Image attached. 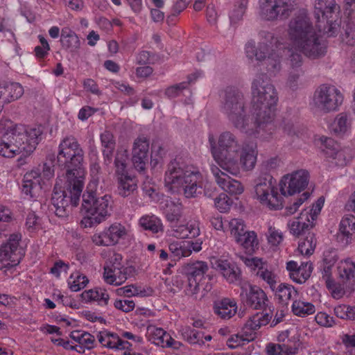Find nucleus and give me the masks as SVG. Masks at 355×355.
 Masks as SVG:
<instances>
[{"mask_svg":"<svg viewBox=\"0 0 355 355\" xmlns=\"http://www.w3.org/2000/svg\"><path fill=\"white\" fill-rule=\"evenodd\" d=\"M288 35L291 45V49L288 50L291 52L288 58L291 70L302 69L301 53L311 59H318L327 53L326 43L320 39L304 12H300L290 20Z\"/></svg>","mask_w":355,"mask_h":355,"instance_id":"f257e3e1","label":"nucleus"},{"mask_svg":"<svg viewBox=\"0 0 355 355\" xmlns=\"http://www.w3.org/2000/svg\"><path fill=\"white\" fill-rule=\"evenodd\" d=\"M251 94L254 125L258 132L261 130L268 132V137L264 138L268 139L275 130L272 122L278 101L277 91L267 76L261 74L252 81Z\"/></svg>","mask_w":355,"mask_h":355,"instance_id":"f03ea898","label":"nucleus"},{"mask_svg":"<svg viewBox=\"0 0 355 355\" xmlns=\"http://www.w3.org/2000/svg\"><path fill=\"white\" fill-rule=\"evenodd\" d=\"M308 184V179H257L253 198L270 210H279L284 206L283 196L300 193Z\"/></svg>","mask_w":355,"mask_h":355,"instance_id":"7ed1b4c3","label":"nucleus"},{"mask_svg":"<svg viewBox=\"0 0 355 355\" xmlns=\"http://www.w3.org/2000/svg\"><path fill=\"white\" fill-rule=\"evenodd\" d=\"M0 128H6L0 142V155L8 158L19 154L30 155L42 134L39 127L27 128L21 124H14L10 120L1 121Z\"/></svg>","mask_w":355,"mask_h":355,"instance_id":"20e7f679","label":"nucleus"},{"mask_svg":"<svg viewBox=\"0 0 355 355\" xmlns=\"http://www.w3.org/2000/svg\"><path fill=\"white\" fill-rule=\"evenodd\" d=\"M208 141L214 160L224 171L212 167L215 178H220L219 172L223 175H227V173L237 175L240 171L237 155L241 146L237 136L230 131H224L219 135L217 143L212 134L209 135Z\"/></svg>","mask_w":355,"mask_h":355,"instance_id":"39448f33","label":"nucleus"},{"mask_svg":"<svg viewBox=\"0 0 355 355\" xmlns=\"http://www.w3.org/2000/svg\"><path fill=\"white\" fill-rule=\"evenodd\" d=\"M84 184L81 179H58L51 198L57 216L64 217L69 207L78 205Z\"/></svg>","mask_w":355,"mask_h":355,"instance_id":"423d86ee","label":"nucleus"},{"mask_svg":"<svg viewBox=\"0 0 355 355\" xmlns=\"http://www.w3.org/2000/svg\"><path fill=\"white\" fill-rule=\"evenodd\" d=\"M220 110L236 128L245 132L250 130L247 123L245 97L239 89L228 87L223 91Z\"/></svg>","mask_w":355,"mask_h":355,"instance_id":"0eeeda50","label":"nucleus"},{"mask_svg":"<svg viewBox=\"0 0 355 355\" xmlns=\"http://www.w3.org/2000/svg\"><path fill=\"white\" fill-rule=\"evenodd\" d=\"M261 36L264 41L259 42L257 47L254 40L248 41L245 47L246 56L250 60H264L268 58V71H277L280 69V53L279 46L282 45L273 33L262 32Z\"/></svg>","mask_w":355,"mask_h":355,"instance_id":"6e6552de","label":"nucleus"},{"mask_svg":"<svg viewBox=\"0 0 355 355\" xmlns=\"http://www.w3.org/2000/svg\"><path fill=\"white\" fill-rule=\"evenodd\" d=\"M314 8L318 31L327 37L336 36L340 31V7L336 0H315Z\"/></svg>","mask_w":355,"mask_h":355,"instance_id":"1a4fd4ad","label":"nucleus"},{"mask_svg":"<svg viewBox=\"0 0 355 355\" xmlns=\"http://www.w3.org/2000/svg\"><path fill=\"white\" fill-rule=\"evenodd\" d=\"M183 207L180 203H171L168 205L166 217L171 223L169 235L179 239H195L200 234V221L190 220L186 224L178 223L182 216Z\"/></svg>","mask_w":355,"mask_h":355,"instance_id":"9d476101","label":"nucleus"},{"mask_svg":"<svg viewBox=\"0 0 355 355\" xmlns=\"http://www.w3.org/2000/svg\"><path fill=\"white\" fill-rule=\"evenodd\" d=\"M110 202L111 196L109 195H105L98 198H84L82 207L85 211L86 216L80 220L81 226L85 228L92 227L104 221L110 215Z\"/></svg>","mask_w":355,"mask_h":355,"instance_id":"9b49d317","label":"nucleus"},{"mask_svg":"<svg viewBox=\"0 0 355 355\" xmlns=\"http://www.w3.org/2000/svg\"><path fill=\"white\" fill-rule=\"evenodd\" d=\"M96 338L99 343L105 347L115 351L131 349L133 345L143 343V338L130 331H122L120 335L107 330L97 333Z\"/></svg>","mask_w":355,"mask_h":355,"instance_id":"f8f14e48","label":"nucleus"},{"mask_svg":"<svg viewBox=\"0 0 355 355\" xmlns=\"http://www.w3.org/2000/svg\"><path fill=\"white\" fill-rule=\"evenodd\" d=\"M343 102V96L335 86L322 85L314 92L313 106L315 110L329 113L336 111Z\"/></svg>","mask_w":355,"mask_h":355,"instance_id":"ddd939ff","label":"nucleus"},{"mask_svg":"<svg viewBox=\"0 0 355 355\" xmlns=\"http://www.w3.org/2000/svg\"><path fill=\"white\" fill-rule=\"evenodd\" d=\"M295 0H260L259 14L266 21L288 19L295 10Z\"/></svg>","mask_w":355,"mask_h":355,"instance_id":"4468645a","label":"nucleus"},{"mask_svg":"<svg viewBox=\"0 0 355 355\" xmlns=\"http://www.w3.org/2000/svg\"><path fill=\"white\" fill-rule=\"evenodd\" d=\"M324 204V198L320 197L311 207L304 209L300 216L288 223V229L293 235L299 236L314 226L318 216Z\"/></svg>","mask_w":355,"mask_h":355,"instance_id":"2eb2a0df","label":"nucleus"},{"mask_svg":"<svg viewBox=\"0 0 355 355\" xmlns=\"http://www.w3.org/2000/svg\"><path fill=\"white\" fill-rule=\"evenodd\" d=\"M164 180L166 189L171 193L180 192V185L184 184L183 191L187 198L195 197L198 194H201L202 191L205 196H211L212 190L215 189V187H212L208 179H201L198 183L196 181L193 182L192 180L189 182L185 179H169L171 181Z\"/></svg>","mask_w":355,"mask_h":355,"instance_id":"dca6fc26","label":"nucleus"},{"mask_svg":"<svg viewBox=\"0 0 355 355\" xmlns=\"http://www.w3.org/2000/svg\"><path fill=\"white\" fill-rule=\"evenodd\" d=\"M128 229L121 223L115 222L102 231L92 236V243L97 246H114L128 236Z\"/></svg>","mask_w":355,"mask_h":355,"instance_id":"f3484780","label":"nucleus"},{"mask_svg":"<svg viewBox=\"0 0 355 355\" xmlns=\"http://www.w3.org/2000/svg\"><path fill=\"white\" fill-rule=\"evenodd\" d=\"M241 259L252 275L266 283L272 291L275 289L278 276L266 261L257 257H242Z\"/></svg>","mask_w":355,"mask_h":355,"instance_id":"a211bd4d","label":"nucleus"},{"mask_svg":"<svg viewBox=\"0 0 355 355\" xmlns=\"http://www.w3.org/2000/svg\"><path fill=\"white\" fill-rule=\"evenodd\" d=\"M243 304L254 310L270 311V302L266 292L257 285H248V287L242 286L240 293Z\"/></svg>","mask_w":355,"mask_h":355,"instance_id":"6ab92c4d","label":"nucleus"},{"mask_svg":"<svg viewBox=\"0 0 355 355\" xmlns=\"http://www.w3.org/2000/svg\"><path fill=\"white\" fill-rule=\"evenodd\" d=\"M324 143L325 149L323 151L328 157L335 160L336 165H346L354 156L353 149L349 147L340 148L338 144L331 138H326Z\"/></svg>","mask_w":355,"mask_h":355,"instance_id":"aec40b11","label":"nucleus"},{"mask_svg":"<svg viewBox=\"0 0 355 355\" xmlns=\"http://www.w3.org/2000/svg\"><path fill=\"white\" fill-rule=\"evenodd\" d=\"M84 156L83 149L80 148L76 138L72 136L67 137L62 140L59 145L57 156L58 164L67 159H78Z\"/></svg>","mask_w":355,"mask_h":355,"instance_id":"412c9836","label":"nucleus"},{"mask_svg":"<svg viewBox=\"0 0 355 355\" xmlns=\"http://www.w3.org/2000/svg\"><path fill=\"white\" fill-rule=\"evenodd\" d=\"M84 156L78 159H67L58 164L57 178H85L86 172L83 165Z\"/></svg>","mask_w":355,"mask_h":355,"instance_id":"4be33fe9","label":"nucleus"},{"mask_svg":"<svg viewBox=\"0 0 355 355\" xmlns=\"http://www.w3.org/2000/svg\"><path fill=\"white\" fill-rule=\"evenodd\" d=\"M148 139L144 136L137 138L132 148V162L138 171H144L148 162Z\"/></svg>","mask_w":355,"mask_h":355,"instance_id":"5701e85b","label":"nucleus"},{"mask_svg":"<svg viewBox=\"0 0 355 355\" xmlns=\"http://www.w3.org/2000/svg\"><path fill=\"white\" fill-rule=\"evenodd\" d=\"M207 270L208 266L204 261H196L189 266L188 285L192 294H196L199 291L201 282L204 279Z\"/></svg>","mask_w":355,"mask_h":355,"instance_id":"b1692460","label":"nucleus"},{"mask_svg":"<svg viewBox=\"0 0 355 355\" xmlns=\"http://www.w3.org/2000/svg\"><path fill=\"white\" fill-rule=\"evenodd\" d=\"M146 336L148 340L157 346L178 349L180 345V342L175 340L168 333L162 328L149 327Z\"/></svg>","mask_w":355,"mask_h":355,"instance_id":"393cba45","label":"nucleus"},{"mask_svg":"<svg viewBox=\"0 0 355 355\" xmlns=\"http://www.w3.org/2000/svg\"><path fill=\"white\" fill-rule=\"evenodd\" d=\"M286 270L288 271L290 278L297 284L304 283L311 276L313 270V264L311 261L302 262L300 266L295 261L286 263Z\"/></svg>","mask_w":355,"mask_h":355,"instance_id":"a878e982","label":"nucleus"},{"mask_svg":"<svg viewBox=\"0 0 355 355\" xmlns=\"http://www.w3.org/2000/svg\"><path fill=\"white\" fill-rule=\"evenodd\" d=\"M354 234H355V216L352 214H346L340 222L337 240L343 246H346L352 243Z\"/></svg>","mask_w":355,"mask_h":355,"instance_id":"bb28decb","label":"nucleus"},{"mask_svg":"<svg viewBox=\"0 0 355 355\" xmlns=\"http://www.w3.org/2000/svg\"><path fill=\"white\" fill-rule=\"evenodd\" d=\"M272 318V315L269 313L258 312L250 317L246 321L243 328V333L246 336H252L254 340L256 337V332L261 327L267 325Z\"/></svg>","mask_w":355,"mask_h":355,"instance_id":"cd10ccee","label":"nucleus"},{"mask_svg":"<svg viewBox=\"0 0 355 355\" xmlns=\"http://www.w3.org/2000/svg\"><path fill=\"white\" fill-rule=\"evenodd\" d=\"M132 268H113L104 266L103 279L110 285L118 286L123 284L130 275Z\"/></svg>","mask_w":355,"mask_h":355,"instance_id":"c85d7f7f","label":"nucleus"},{"mask_svg":"<svg viewBox=\"0 0 355 355\" xmlns=\"http://www.w3.org/2000/svg\"><path fill=\"white\" fill-rule=\"evenodd\" d=\"M24 94V88L18 83H3L0 84V105L3 107L11 102L17 101Z\"/></svg>","mask_w":355,"mask_h":355,"instance_id":"c756f323","label":"nucleus"},{"mask_svg":"<svg viewBox=\"0 0 355 355\" xmlns=\"http://www.w3.org/2000/svg\"><path fill=\"white\" fill-rule=\"evenodd\" d=\"M240 150L239 161L242 168L246 171H252L257 162L258 154L257 144L251 141L245 142L241 146Z\"/></svg>","mask_w":355,"mask_h":355,"instance_id":"7c9ffc66","label":"nucleus"},{"mask_svg":"<svg viewBox=\"0 0 355 355\" xmlns=\"http://www.w3.org/2000/svg\"><path fill=\"white\" fill-rule=\"evenodd\" d=\"M337 275L343 284H355V260L352 258L341 259L337 263Z\"/></svg>","mask_w":355,"mask_h":355,"instance_id":"2f4dec72","label":"nucleus"},{"mask_svg":"<svg viewBox=\"0 0 355 355\" xmlns=\"http://www.w3.org/2000/svg\"><path fill=\"white\" fill-rule=\"evenodd\" d=\"M70 337L76 344L74 350L79 353H84L85 349H91L94 347L95 337L87 331H73Z\"/></svg>","mask_w":355,"mask_h":355,"instance_id":"473e14b6","label":"nucleus"},{"mask_svg":"<svg viewBox=\"0 0 355 355\" xmlns=\"http://www.w3.org/2000/svg\"><path fill=\"white\" fill-rule=\"evenodd\" d=\"M81 297L83 301L86 303L96 302L101 306H107L110 300V295L107 291L99 287L83 291Z\"/></svg>","mask_w":355,"mask_h":355,"instance_id":"72a5a7b5","label":"nucleus"},{"mask_svg":"<svg viewBox=\"0 0 355 355\" xmlns=\"http://www.w3.org/2000/svg\"><path fill=\"white\" fill-rule=\"evenodd\" d=\"M214 311L220 318L227 320L236 314L237 304L233 299L223 298L214 302Z\"/></svg>","mask_w":355,"mask_h":355,"instance_id":"f704fd0d","label":"nucleus"},{"mask_svg":"<svg viewBox=\"0 0 355 355\" xmlns=\"http://www.w3.org/2000/svg\"><path fill=\"white\" fill-rule=\"evenodd\" d=\"M345 15L347 17L345 34L343 40L350 46L355 45V6L354 8H346Z\"/></svg>","mask_w":355,"mask_h":355,"instance_id":"c9c22d12","label":"nucleus"},{"mask_svg":"<svg viewBox=\"0 0 355 355\" xmlns=\"http://www.w3.org/2000/svg\"><path fill=\"white\" fill-rule=\"evenodd\" d=\"M55 160L54 155H49L46 158V161L41 164H39L36 167H34L32 170L27 172L26 176H30L31 178H49L55 175V166L53 164Z\"/></svg>","mask_w":355,"mask_h":355,"instance_id":"e433bc0d","label":"nucleus"},{"mask_svg":"<svg viewBox=\"0 0 355 355\" xmlns=\"http://www.w3.org/2000/svg\"><path fill=\"white\" fill-rule=\"evenodd\" d=\"M60 43L64 49L71 52H76L80 46L78 35L68 27H64L61 31Z\"/></svg>","mask_w":355,"mask_h":355,"instance_id":"4c0bfd02","label":"nucleus"},{"mask_svg":"<svg viewBox=\"0 0 355 355\" xmlns=\"http://www.w3.org/2000/svg\"><path fill=\"white\" fill-rule=\"evenodd\" d=\"M352 117L350 114L341 112L336 116L332 125V131L338 136H343L351 130Z\"/></svg>","mask_w":355,"mask_h":355,"instance_id":"58836bf2","label":"nucleus"},{"mask_svg":"<svg viewBox=\"0 0 355 355\" xmlns=\"http://www.w3.org/2000/svg\"><path fill=\"white\" fill-rule=\"evenodd\" d=\"M166 173H168L172 178H191L192 175H198L199 171L192 166L182 167L175 160L171 161L168 165Z\"/></svg>","mask_w":355,"mask_h":355,"instance_id":"ea45409f","label":"nucleus"},{"mask_svg":"<svg viewBox=\"0 0 355 355\" xmlns=\"http://www.w3.org/2000/svg\"><path fill=\"white\" fill-rule=\"evenodd\" d=\"M246 253L252 254L258 248L259 241L257 233L254 231H246L236 241Z\"/></svg>","mask_w":355,"mask_h":355,"instance_id":"a19ab883","label":"nucleus"},{"mask_svg":"<svg viewBox=\"0 0 355 355\" xmlns=\"http://www.w3.org/2000/svg\"><path fill=\"white\" fill-rule=\"evenodd\" d=\"M139 225L145 230H148L153 234L163 232L164 227L159 218L155 215H144L139 220Z\"/></svg>","mask_w":355,"mask_h":355,"instance_id":"79ce46f5","label":"nucleus"},{"mask_svg":"<svg viewBox=\"0 0 355 355\" xmlns=\"http://www.w3.org/2000/svg\"><path fill=\"white\" fill-rule=\"evenodd\" d=\"M41 180L42 179H24L21 187L22 193L29 198H37L42 190Z\"/></svg>","mask_w":355,"mask_h":355,"instance_id":"37998d69","label":"nucleus"},{"mask_svg":"<svg viewBox=\"0 0 355 355\" xmlns=\"http://www.w3.org/2000/svg\"><path fill=\"white\" fill-rule=\"evenodd\" d=\"M216 183L230 195H240L244 191L243 184L237 179H216Z\"/></svg>","mask_w":355,"mask_h":355,"instance_id":"c03bdc74","label":"nucleus"},{"mask_svg":"<svg viewBox=\"0 0 355 355\" xmlns=\"http://www.w3.org/2000/svg\"><path fill=\"white\" fill-rule=\"evenodd\" d=\"M101 141L104 147L103 154L105 158V163L108 164L112 161V153L115 148L114 136L110 131H105L101 135Z\"/></svg>","mask_w":355,"mask_h":355,"instance_id":"a18cd8bd","label":"nucleus"},{"mask_svg":"<svg viewBox=\"0 0 355 355\" xmlns=\"http://www.w3.org/2000/svg\"><path fill=\"white\" fill-rule=\"evenodd\" d=\"M117 293L119 295H123L128 297H148L152 295L153 290L151 288H146L132 284L119 288L117 290Z\"/></svg>","mask_w":355,"mask_h":355,"instance_id":"49530a36","label":"nucleus"},{"mask_svg":"<svg viewBox=\"0 0 355 355\" xmlns=\"http://www.w3.org/2000/svg\"><path fill=\"white\" fill-rule=\"evenodd\" d=\"M292 311L294 315L304 318L315 313V306L309 302L298 300H294L292 304Z\"/></svg>","mask_w":355,"mask_h":355,"instance_id":"de8ad7c7","label":"nucleus"},{"mask_svg":"<svg viewBox=\"0 0 355 355\" xmlns=\"http://www.w3.org/2000/svg\"><path fill=\"white\" fill-rule=\"evenodd\" d=\"M8 245H3L0 248V262L2 266L0 268L6 266H13L19 263L21 254L19 253H14L11 250L8 248Z\"/></svg>","mask_w":355,"mask_h":355,"instance_id":"09e8293b","label":"nucleus"},{"mask_svg":"<svg viewBox=\"0 0 355 355\" xmlns=\"http://www.w3.org/2000/svg\"><path fill=\"white\" fill-rule=\"evenodd\" d=\"M168 249L171 255L180 259L187 257L191 254L188 241H173L168 244Z\"/></svg>","mask_w":355,"mask_h":355,"instance_id":"8fccbe9b","label":"nucleus"},{"mask_svg":"<svg viewBox=\"0 0 355 355\" xmlns=\"http://www.w3.org/2000/svg\"><path fill=\"white\" fill-rule=\"evenodd\" d=\"M67 283L71 291L77 292L87 286L89 283V279L87 276L80 273L79 271H76L71 274Z\"/></svg>","mask_w":355,"mask_h":355,"instance_id":"3c124183","label":"nucleus"},{"mask_svg":"<svg viewBox=\"0 0 355 355\" xmlns=\"http://www.w3.org/2000/svg\"><path fill=\"white\" fill-rule=\"evenodd\" d=\"M297 293V291L293 286L286 284H280L275 290V297L279 302L284 304H287Z\"/></svg>","mask_w":355,"mask_h":355,"instance_id":"603ef678","label":"nucleus"},{"mask_svg":"<svg viewBox=\"0 0 355 355\" xmlns=\"http://www.w3.org/2000/svg\"><path fill=\"white\" fill-rule=\"evenodd\" d=\"M336 262V259L335 257H325L323 259L320 270L322 275V280L324 281L325 284L334 279L332 271Z\"/></svg>","mask_w":355,"mask_h":355,"instance_id":"864d4df0","label":"nucleus"},{"mask_svg":"<svg viewBox=\"0 0 355 355\" xmlns=\"http://www.w3.org/2000/svg\"><path fill=\"white\" fill-rule=\"evenodd\" d=\"M316 246V239L313 234H309L306 237L300 241L298 244V251L304 256L311 255Z\"/></svg>","mask_w":355,"mask_h":355,"instance_id":"5fc2aeb1","label":"nucleus"},{"mask_svg":"<svg viewBox=\"0 0 355 355\" xmlns=\"http://www.w3.org/2000/svg\"><path fill=\"white\" fill-rule=\"evenodd\" d=\"M182 335L185 340L191 344H198L202 345L205 344L203 340V333L189 327H185L182 329Z\"/></svg>","mask_w":355,"mask_h":355,"instance_id":"6e6d98bb","label":"nucleus"},{"mask_svg":"<svg viewBox=\"0 0 355 355\" xmlns=\"http://www.w3.org/2000/svg\"><path fill=\"white\" fill-rule=\"evenodd\" d=\"M128 156L125 153H118L114 160L115 173L119 178H131L127 172Z\"/></svg>","mask_w":355,"mask_h":355,"instance_id":"4d7b16f0","label":"nucleus"},{"mask_svg":"<svg viewBox=\"0 0 355 355\" xmlns=\"http://www.w3.org/2000/svg\"><path fill=\"white\" fill-rule=\"evenodd\" d=\"M137 188L136 179H119L118 191L120 196L125 197Z\"/></svg>","mask_w":355,"mask_h":355,"instance_id":"13d9d810","label":"nucleus"},{"mask_svg":"<svg viewBox=\"0 0 355 355\" xmlns=\"http://www.w3.org/2000/svg\"><path fill=\"white\" fill-rule=\"evenodd\" d=\"M228 225V230L231 235L234 238L235 241L241 236L244 233L245 223L242 219L240 218H232L229 221H227Z\"/></svg>","mask_w":355,"mask_h":355,"instance_id":"bf43d9fd","label":"nucleus"},{"mask_svg":"<svg viewBox=\"0 0 355 355\" xmlns=\"http://www.w3.org/2000/svg\"><path fill=\"white\" fill-rule=\"evenodd\" d=\"M302 69L291 70L288 73L286 85L293 91L297 90L301 85L300 78L304 75Z\"/></svg>","mask_w":355,"mask_h":355,"instance_id":"052dcab7","label":"nucleus"},{"mask_svg":"<svg viewBox=\"0 0 355 355\" xmlns=\"http://www.w3.org/2000/svg\"><path fill=\"white\" fill-rule=\"evenodd\" d=\"M232 262L230 260L228 254H223L220 257H212L211 259V264L214 269L221 273L228 266H230Z\"/></svg>","mask_w":355,"mask_h":355,"instance_id":"680f3d73","label":"nucleus"},{"mask_svg":"<svg viewBox=\"0 0 355 355\" xmlns=\"http://www.w3.org/2000/svg\"><path fill=\"white\" fill-rule=\"evenodd\" d=\"M267 239L270 245L277 247L282 243L284 235L281 230L270 226L267 232Z\"/></svg>","mask_w":355,"mask_h":355,"instance_id":"e2e57ef3","label":"nucleus"},{"mask_svg":"<svg viewBox=\"0 0 355 355\" xmlns=\"http://www.w3.org/2000/svg\"><path fill=\"white\" fill-rule=\"evenodd\" d=\"M253 340L252 336H246L244 333L243 335H233L227 341V346L231 349H236L239 347L248 344L250 341Z\"/></svg>","mask_w":355,"mask_h":355,"instance_id":"0e129e2a","label":"nucleus"},{"mask_svg":"<svg viewBox=\"0 0 355 355\" xmlns=\"http://www.w3.org/2000/svg\"><path fill=\"white\" fill-rule=\"evenodd\" d=\"M220 274L229 283H234L240 278V270L233 263Z\"/></svg>","mask_w":355,"mask_h":355,"instance_id":"69168bd1","label":"nucleus"},{"mask_svg":"<svg viewBox=\"0 0 355 355\" xmlns=\"http://www.w3.org/2000/svg\"><path fill=\"white\" fill-rule=\"evenodd\" d=\"M325 285L334 299H340L345 295V291L343 285L336 282L334 279L326 283Z\"/></svg>","mask_w":355,"mask_h":355,"instance_id":"338daca9","label":"nucleus"},{"mask_svg":"<svg viewBox=\"0 0 355 355\" xmlns=\"http://www.w3.org/2000/svg\"><path fill=\"white\" fill-rule=\"evenodd\" d=\"M232 202L225 193L220 194L214 199L216 208L222 213L227 212L231 207Z\"/></svg>","mask_w":355,"mask_h":355,"instance_id":"774afa93","label":"nucleus"}]
</instances>
